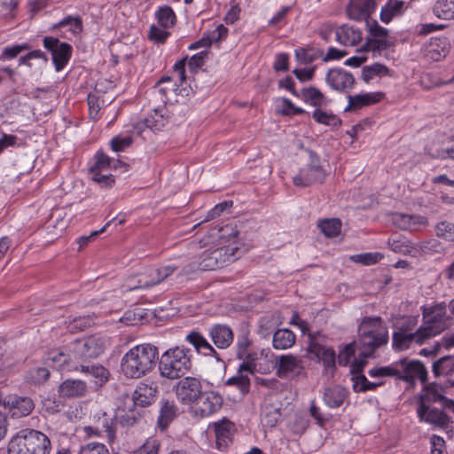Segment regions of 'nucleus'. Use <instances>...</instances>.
I'll list each match as a JSON object with an SVG mask.
<instances>
[{
    "mask_svg": "<svg viewBox=\"0 0 454 454\" xmlns=\"http://www.w3.org/2000/svg\"><path fill=\"white\" fill-rule=\"evenodd\" d=\"M238 250V246H223L205 250L199 256L205 270H215L234 262Z\"/></svg>",
    "mask_w": 454,
    "mask_h": 454,
    "instance_id": "obj_6",
    "label": "nucleus"
},
{
    "mask_svg": "<svg viewBox=\"0 0 454 454\" xmlns=\"http://www.w3.org/2000/svg\"><path fill=\"white\" fill-rule=\"evenodd\" d=\"M87 384L82 380H66L59 387V394L66 398L84 396L87 393Z\"/></svg>",
    "mask_w": 454,
    "mask_h": 454,
    "instance_id": "obj_23",
    "label": "nucleus"
},
{
    "mask_svg": "<svg viewBox=\"0 0 454 454\" xmlns=\"http://www.w3.org/2000/svg\"><path fill=\"white\" fill-rule=\"evenodd\" d=\"M218 231L220 233V239H226L228 242H231L229 246H237V239L239 232L234 226L228 224L219 229Z\"/></svg>",
    "mask_w": 454,
    "mask_h": 454,
    "instance_id": "obj_56",
    "label": "nucleus"
},
{
    "mask_svg": "<svg viewBox=\"0 0 454 454\" xmlns=\"http://www.w3.org/2000/svg\"><path fill=\"white\" fill-rule=\"evenodd\" d=\"M178 268L179 267L177 265L174 264H168L160 266L159 268H154L155 273L158 278L157 280L160 281V283L163 282L165 279H167L168 277L174 274V272L176 271Z\"/></svg>",
    "mask_w": 454,
    "mask_h": 454,
    "instance_id": "obj_63",
    "label": "nucleus"
},
{
    "mask_svg": "<svg viewBox=\"0 0 454 454\" xmlns=\"http://www.w3.org/2000/svg\"><path fill=\"white\" fill-rule=\"evenodd\" d=\"M335 36L337 42L345 46L356 45L362 40L360 29L347 24L336 28Z\"/></svg>",
    "mask_w": 454,
    "mask_h": 454,
    "instance_id": "obj_28",
    "label": "nucleus"
},
{
    "mask_svg": "<svg viewBox=\"0 0 454 454\" xmlns=\"http://www.w3.org/2000/svg\"><path fill=\"white\" fill-rule=\"evenodd\" d=\"M435 232L438 238L447 241H454V223L442 221L436 224Z\"/></svg>",
    "mask_w": 454,
    "mask_h": 454,
    "instance_id": "obj_48",
    "label": "nucleus"
},
{
    "mask_svg": "<svg viewBox=\"0 0 454 454\" xmlns=\"http://www.w3.org/2000/svg\"><path fill=\"white\" fill-rule=\"evenodd\" d=\"M200 270H205L202 267V262L199 256L196 260L186 263L178 273V277L191 278Z\"/></svg>",
    "mask_w": 454,
    "mask_h": 454,
    "instance_id": "obj_54",
    "label": "nucleus"
},
{
    "mask_svg": "<svg viewBox=\"0 0 454 454\" xmlns=\"http://www.w3.org/2000/svg\"><path fill=\"white\" fill-rule=\"evenodd\" d=\"M276 373L281 379L293 380L304 372V362L301 357L287 354L276 359Z\"/></svg>",
    "mask_w": 454,
    "mask_h": 454,
    "instance_id": "obj_9",
    "label": "nucleus"
},
{
    "mask_svg": "<svg viewBox=\"0 0 454 454\" xmlns=\"http://www.w3.org/2000/svg\"><path fill=\"white\" fill-rule=\"evenodd\" d=\"M174 390L180 403L190 405L194 403L201 395L202 385L195 377H184L177 382Z\"/></svg>",
    "mask_w": 454,
    "mask_h": 454,
    "instance_id": "obj_10",
    "label": "nucleus"
},
{
    "mask_svg": "<svg viewBox=\"0 0 454 454\" xmlns=\"http://www.w3.org/2000/svg\"><path fill=\"white\" fill-rule=\"evenodd\" d=\"M295 56L301 64H309L323 56V51L300 48L295 51Z\"/></svg>",
    "mask_w": 454,
    "mask_h": 454,
    "instance_id": "obj_47",
    "label": "nucleus"
},
{
    "mask_svg": "<svg viewBox=\"0 0 454 454\" xmlns=\"http://www.w3.org/2000/svg\"><path fill=\"white\" fill-rule=\"evenodd\" d=\"M158 359V349L151 344L137 345L130 348L121 358L122 373L130 379H139L149 373Z\"/></svg>",
    "mask_w": 454,
    "mask_h": 454,
    "instance_id": "obj_1",
    "label": "nucleus"
},
{
    "mask_svg": "<svg viewBox=\"0 0 454 454\" xmlns=\"http://www.w3.org/2000/svg\"><path fill=\"white\" fill-rule=\"evenodd\" d=\"M223 402L222 395L216 392H201L200 397L193 403L194 413L200 418L208 417L221 409Z\"/></svg>",
    "mask_w": 454,
    "mask_h": 454,
    "instance_id": "obj_12",
    "label": "nucleus"
},
{
    "mask_svg": "<svg viewBox=\"0 0 454 454\" xmlns=\"http://www.w3.org/2000/svg\"><path fill=\"white\" fill-rule=\"evenodd\" d=\"M404 4L401 0H388L380 10L381 21L388 23L395 16L402 14Z\"/></svg>",
    "mask_w": 454,
    "mask_h": 454,
    "instance_id": "obj_35",
    "label": "nucleus"
},
{
    "mask_svg": "<svg viewBox=\"0 0 454 454\" xmlns=\"http://www.w3.org/2000/svg\"><path fill=\"white\" fill-rule=\"evenodd\" d=\"M426 340H427V333H424L420 327L411 333L401 327L399 331L393 333L392 346L395 350L401 351L409 348L411 343L422 344Z\"/></svg>",
    "mask_w": 454,
    "mask_h": 454,
    "instance_id": "obj_17",
    "label": "nucleus"
},
{
    "mask_svg": "<svg viewBox=\"0 0 454 454\" xmlns=\"http://www.w3.org/2000/svg\"><path fill=\"white\" fill-rule=\"evenodd\" d=\"M207 52L206 51H202L200 53L193 55L188 61V67L191 72H196L200 67H201L207 58Z\"/></svg>",
    "mask_w": 454,
    "mask_h": 454,
    "instance_id": "obj_64",
    "label": "nucleus"
},
{
    "mask_svg": "<svg viewBox=\"0 0 454 454\" xmlns=\"http://www.w3.org/2000/svg\"><path fill=\"white\" fill-rule=\"evenodd\" d=\"M157 275L155 273V269H149L146 272L140 274L137 279V284L135 286H129V290H136L141 288H149L154 286L156 285L160 284V281L157 280Z\"/></svg>",
    "mask_w": 454,
    "mask_h": 454,
    "instance_id": "obj_39",
    "label": "nucleus"
},
{
    "mask_svg": "<svg viewBox=\"0 0 454 454\" xmlns=\"http://www.w3.org/2000/svg\"><path fill=\"white\" fill-rule=\"evenodd\" d=\"M96 157L97 160L95 164L92 167H90V172H107V170L111 168V164H113V168H116L117 166L119 165H122V163L120 160H111V159L103 153H97Z\"/></svg>",
    "mask_w": 454,
    "mask_h": 454,
    "instance_id": "obj_46",
    "label": "nucleus"
},
{
    "mask_svg": "<svg viewBox=\"0 0 454 454\" xmlns=\"http://www.w3.org/2000/svg\"><path fill=\"white\" fill-rule=\"evenodd\" d=\"M140 417L141 413L139 411L130 409L120 416V423L124 427H131L137 422Z\"/></svg>",
    "mask_w": 454,
    "mask_h": 454,
    "instance_id": "obj_61",
    "label": "nucleus"
},
{
    "mask_svg": "<svg viewBox=\"0 0 454 454\" xmlns=\"http://www.w3.org/2000/svg\"><path fill=\"white\" fill-rule=\"evenodd\" d=\"M450 48L446 38H432L425 47V56L433 61H440L448 55Z\"/></svg>",
    "mask_w": 454,
    "mask_h": 454,
    "instance_id": "obj_22",
    "label": "nucleus"
},
{
    "mask_svg": "<svg viewBox=\"0 0 454 454\" xmlns=\"http://www.w3.org/2000/svg\"><path fill=\"white\" fill-rule=\"evenodd\" d=\"M308 352L320 360L325 369L330 370L332 372H333L335 369V352L333 349L325 348L318 343L311 341L309 345Z\"/></svg>",
    "mask_w": 454,
    "mask_h": 454,
    "instance_id": "obj_25",
    "label": "nucleus"
},
{
    "mask_svg": "<svg viewBox=\"0 0 454 454\" xmlns=\"http://www.w3.org/2000/svg\"><path fill=\"white\" fill-rule=\"evenodd\" d=\"M394 223L400 229L408 230L419 224H425L427 223V219L421 215L396 214L394 216Z\"/></svg>",
    "mask_w": 454,
    "mask_h": 454,
    "instance_id": "obj_37",
    "label": "nucleus"
},
{
    "mask_svg": "<svg viewBox=\"0 0 454 454\" xmlns=\"http://www.w3.org/2000/svg\"><path fill=\"white\" fill-rule=\"evenodd\" d=\"M232 424L229 420H222L215 424V434L218 449L227 446L231 438Z\"/></svg>",
    "mask_w": 454,
    "mask_h": 454,
    "instance_id": "obj_36",
    "label": "nucleus"
},
{
    "mask_svg": "<svg viewBox=\"0 0 454 454\" xmlns=\"http://www.w3.org/2000/svg\"><path fill=\"white\" fill-rule=\"evenodd\" d=\"M389 73V69L379 63H375L372 66H365L362 69V79L369 83L374 76H385Z\"/></svg>",
    "mask_w": 454,
    "mask_h": 454,
    "instance_id": "obj_43",
    "label": "nucleus"
},
{
    "mask_svg": "<svg viewBox=\"0 0 454 454\" xmlns=\"http://www.w3.org/2000/svg\"><path fill=\"white\" fill-rule=\"evenodd\" d=\"M78 371L93 377L97 387H102L109 379L108 370L100 364H85L84 363H79Z\"/></svg>",
    "mask_w": 454,
    "mask_h": 454,
    "instance_id": "obj_32",
    "label": "nucleus"
},
{
    "mask_svg": "<svg viewBox=\"0 0 454 454\" xmlns=\"http://www.w3.org/2000/svg\"><path fill=\"white\" fill-rule=\"evenodd\" d=\"M295 340V334L291 330L278 329L273 334L272 346L275 349H287L294 346Z\"/></svg>",
    "mask_w": 454,
    "mask_h": 454,
    "instance_id": "obj_34",
    "label": "nucleus"
},
{
    "mask_svg": "<svg viewBox=\"0 0 454 454\" xmlns=\"http://www.w3.org/2000/svg\"><path fill=\"white\" fill-rule=\"evenodd\" d=\"M46 363L59 371L73 372L79 370V361H76L74 358L73 348L70 352H66L62 349L49 352Z\"/></svg>",
    "mask_w": 454,
    "mask_h": 454,
    "instance_id": "obj_16",
    "label": "nucleus"
},
{
    "mask_svg": "<svg viewBox=\"0 0 454 454\" xmlns=\"http://www.w3.org/2000/svg\"><path fill=\"white\" fill-rule=\"evenodd\" d=\"M115 419H116L115 414L107 413L106 411H98L94 416V421L96 423V427H98L99 429L102 428L105 430L109 442H114V440L115 438V429H114Z\"/></svg>",
    "mask_w": 454,
    "mask_h": 454,
    "instance_id": "obj_31",
    "label": "nucleus"
},
{
    "mask_svg": "<svg viewBox=\"0 0 454 454\" xmlns=\"http://www.w3.org/2000/svg\"><path fill=\"white\" fill-rule=\"evenodd\" d=\"M325 172L320 166L318 157L309 151V163L301 168L297 175L293 177L295 186L306 187L316 183H323Z\"/></svg>",
    "mask_w": 454,
    "mask_h": 454,
    "instance_id": "obj_7",
    "label": "nucleus"
},
{
    "mask_svg": "<svg viewBox=\"0 0 454 454\" xmlns=\"http://www.w3.org/2000/svg\"><path fill=\"white\" fill-rule=\"evenodd\" d=\"M2 404L13 419L27 417L35 409V401L27 395H9L3 399Z\"/></svg>",
    "mask_w": 454,
    "mask_h": 454,
    "instance_id": "obj_11",
    "label": "nucleus"
},
{
    "mask_svg": "<svg viewBox=\"0 0 454 454\" xmlns=\"http://www.w3.org/2000/svg\"><path fill=\"white\" fill-rule=\"evenodd\" d=\"M325 82L333 90L340 93H348L355 86V77L348 71L341 68H331L325 75Z\"/></svg>",
    "mask_w": 454,
    "mask_h": 454,
    "instance_id": "obj_15",
    "label": "nucleus"
},
{
    "mask_svg": "<svg viewBox=\"0 0 454 454\" xmlns=\"http://www.w3.org/2000/svg\"><path fill=\"white\" fill-rule=\"evenodd\" d=\"M178 408L174 401L162 400L160 402L158 426L163 431L177 417Z\"/></svg>",
    "mask_w": 454,
    "mask_h": 454,
    "instance_id": "obj_29",
    "label": "nucleus"
},
{
    "mask_svg": "<svg viewBox=\"0 0 454 454\" xmlns=\"http://www.w3.org/2000/svg\"><path fill=\"white\" fill-rule=\"evenodd\" d=\"M132 144V138L129 136L123 137H115L111 140V147L113 151L118 153L122 152Z\"/></svg>",
    "mask_w": 454,
    "mask_h": 454,
    "instance_id": "obj_62",
    "label": "nucleus"
},
{
    "mask_svg": "<svg viewBox=\"0 0 454 454\" xmlns=\"http://www.w3.org/2000/svg\"><path fill=\"white\" fill-rule=\"evenodd\" d=\"M160 442L156 439H148L139 449L132 454H158Z\"/></svg>",
    "mask_w": 454,
    "mask_h": 454,
    "instance_id": "obj_59",
    "label": "nucleus"
},
{
    "mask_svg": "<svg viewBox=\"0 0 454 454\" xmlns=\"http://www.w3.org/2000/svg\"><path fill=\"white\" fill-rule=\"evenodd\" d=\"M185 340L189 341L198 352H203L205 356H214L217 361H222L215 349L199 333L192 332L186 335Z\"/></svg>",
    "mask_w": 454,
    "mask_h": 454,
    "instance_id": "obj_30",
    "label": "nucleus"
},
{
    "mask_svg": "<svg viewBox=\"0 0 454 454\" xmlns=\"http://www.w3.org/2000/svg\"><path fill=\"white\" fill-rule=\"evenodd\" d=\"M347 395V390L340 386L330 387L324 392V401L328 407L338 408L343 403Z\"/></svg>",
    "mask_w": 454,
    "mask_h": 454,
    "instance_id": "obj_33",
    "label": "nucleus"
},
{
    "mask_svg": "<svg viewBox=\"0 0 454 454\" xmlns=\"http://www.w3.org/2000/svg\"><path fill=\"white\" fill-rule=\"evenodd\" d=\"M432 371L434 377L445 379L447 387H454V356H444L434 361Z\"/></svg>",
    "mask_w": 454,
    "mask_h": 454,
    "instance_id": "obj_21",
    "label": "nucleus"
},
{
    "mask_svg": "<svg viewBox=\"0 0 454 454\" xmlns=\"http://www.w3.org/2000/svg\"><path fill=\"white\" fill-rule=\"evenodd\" d=\"M381 258L379 253H366L359 254L351 256L353 262L361 263L364 265H371L377 262Z\"/></svg>",
    "mask_w": 454,
    "mask_h": 454,
    "instance_id": "obj_58",
    "label": "nucleus"
},
{
    "mask_svg": "<svg viewBox=\"0 0 454 454\" xmlns=\"http://www.w3.org/2000/svg\"><path fill=\"white\" fill-rule=\"evenodd\" d=\"M254 364L243 362L239 366V375L233 376L225 381L226 386H236L241 395H246L250 389V380L247 375H243L244 372L254 373Z\"/></svg>",
    "mask_w": 454,
    "mask_h": 454,
    "instance_id": "obj_24",
    "label": "nucleus"
},
{
    "mask_svg": "<svg viewBox=\"0 0 454 454\" xmlns=\"http://www.w3.org/2000/svg\"><path fill=\"white\" fill-rule=\"evenodd\" d=\"M390 46L386 37L368 38L366 43L363 46L364 51H380Z\"/></svg>",
    "mask_w": 454,
    "mask_h": 454,
    "instance_id": "obj_52",
    "label": "nucleus"
},
{
    "mask_svg": "<svg viewBox=\"0 0 454 454\" xmlns=\"http://www.w3.org/2000/svg\"><path fill=\"white\" fill-rule=\"evenodd\" d=\"M43 46L51 53L56 70H62L70 59L71 45L67 43H60L58 38L47 36L43 39Z\"/></svg>",
    "mask_w": 454,
    "mask_h": 454,
    "instance_id": "obj_13",
    "label": "nucleus"
},
{
    "mask_svg": "<svg viewBox=\"0 0 454 454\" xmlns=\"http://www.w3.org/2000/svg\"><path fill=\"white\" fill-rule=\"evenodd\" d=\"M301 96L304 101L309 102L314 106H320L325 103L324 94L315 87L302 89Z\"/></svg>",
    "mask_w": 454,
    "mask_h": 454,
    "instance_id": "obj_45",
    "label": "nucleus"
},
{
    "mask_svg": "<svg viewBox=\"0 0 454 454\" xmlns=\"http://www.w3.org/2000/svg\"><path fill=\"white\" fill-rule=\"evenodd\" d=\"M313 118L316 121L329 126L336 127L340 124V120L337 116L318 109L313 113Z\"/></svg>",
    "mask_w": 454,
    "mask_h": 454,
    "instance_id": "obj_51",
    "label": "nucleus"
},
{
    "mask_svg": "<svg viewBox=\"0 0 454 454\" xmlns=\"http://www.w3.org/2000/svg\"><path fill=\"white\" fill-rule=\"evenodd\" d=\"M158 386L154 382H140L132 395L135 406L147 407L155 402Z\"/></svg>",
    "mask_w": 454,
    "mask_h": 454,
    "instance_id": "obj_20",
    "label": "nucleus"
},
{
    "mask_svg": "<svg viewBox=\"0 0 454 454\" xmlns=\"http://www.w3.org/2000/svg\"><path fill=\"white\" fill-rule=\"evenodd\" d=\"M51 450L49 437L35 429L20 430L8 444V454H50Z\"/></svg>",
    "mask_w": 454,
    "mask_h": 454,
    "instance_id": "obj_4",
    "label": "nucleus"
},
{
    "mask_svg": "<svg viewBox=\"0 0 454 454\" xmlns=\"http://www.w3.org/2000/svg\"><path fill=\"white\" fill-rule=\"evenodd\" d=\"M375 9V0H349L346 11L350 20L366 22Z\"/></svg>",
    "mask_w": 454,
    "mask_h": 454,
    "instance_id": "obj_18",
    "label": "nucleus"
},
{
    "mask_svg": "<svg viewBox=\"0 0 454 454\" xmlns=\"http://www.w3.org/2000/svg\"><path fill=\"white\" fill-rule=\"evenodd\" d=\"M434 14L442 20L454 19V0H437L433 7Z\"/></svg>",
    "mask_w": 454,
    "mask_h": 454,
    "instance_id": "obj_38",
    "label": "nucleus"
},
{
    "mask_svg": "<svg viewBox=\"0 0 454 454\" xmlns=\"http://www.w3.org/2000/svg\"><path fill=\"white\" fill-rule=\"evenodd\" d=\"M159 359L160 375L168 380H177L192 369V350L184 346L167 349Z\"/></svg>",
    "mask_w": 454,
    "mask_h": 454,
    "instance_id": "obj_3",
    "label": "nucleus"
},
{
    "mask_svg": "<svg viewBox=\"0 0 454 454\" xmlns=\"http://www.w3.org/2000/svg\"><path fill=\"white\" fill-rule=\"evenodd\" d=\"M317 227L327 238H333L340 233L341 223L336 218L323 219L318 221Z\"/></svg>",
    "mask_w": 454,
    "mask_h": 454,
    "instance_id": "obj_41",
    "label": "nucleus"
},
{
    "mask_svg": "<svg viewBox=\"0 0 454 454\" xmlns=\"http://www.w3.org/2000/svg\"><path fill=\"white\" fill-rule=\"evenodd\" d=\"M446 388V385L442 386L436 382L426 384L424 387V390L426 391V394L430 401L442 402V404L445 403V400L448 399L446 396L443 395V393H445Z\"/></svg>",
    "mask_w": 454,
    "mask_h": 454,
    "instance_id": "obj_44",
    "label": "nucleus"
},
{
    "mask_svg": "<svg viewBox=\"0 0 454 454\" xmlns=\"http://www.w3.org/2000/svg\"><path fill=\"white\" fill-rule=\"evenodd\" d=\"M388 341V331L380 317H365L359 326L358 348L360 356L366 358Z\"/></svg>",
    "mask_w": 454,
    "mask_h": 454,
    "instance_id": "obj_2",
    "label": "nucleus"
},
{
    "mask_svg": "<svg viewBox=\"0 0 454 454\" xmlns=\"http://www.w3.org/2000/svg\"><path fill=\"white\" fill-rule=\"evenodd\" d=\"M91 179L98 183L101 187L108 188L112 187L115 180L112 174L107 172L95 171L90 172Z\"/></svg>",
    "mask_w": 454,
    "mask_h": 454,
    "instance_id": "obj_55",
    "label": "nucleus"
},
{
    "mask_svg": "<svg viewBox=\"0 0 454 454\" xmlns=\"http://www.w3.org/2000/svg\"><path fill=\"white\" fill-rule=\"evenodd\" d=\"M423 318L426 325L420 328L427 333V339L442 333L452 324L451 318L447 315L444 302L424 309Z\"/></svg>",
    "mask_w": 454,
    "mask_h": 454,
    "instance_id": "obj_5",
    "label": "nucleus"
},
{
    "mask_svg": "<svg viewBox=\"0 0 454 454\" xmlns=\"http://www.w3.org/2000/svg\"><path fill=\"white\" fill-rule=\"evenodd\" d=\"M383 96L384 95L381 92H368L354 96L348 95V105L346 106L345 111H353L366 106L373 105L380 102Z\"/></svg>",
    "mask_w": 454,
    "mask_h": 454,
    "instance_id": "obj_26",
    "label": "nucleus"
},
{
    "mask_svg": "<svg viewBox=\"0 0 454 454\" xmlns=\"http://www.w3.org/2000/svg\"><path fill=\"white\" fill-rule=\"evenodd\" d=\"M352 387L355 392H365L368 390H374L382 382H371L363 373L352 374Z\"/></svg>",
    "mask_w": 454,
    "mask_h": 454,
    "instance_id": "obj_40",
    "label": "nucleus"
},
{
    "mask_svg": "<svg viewBox=\"0 0 454 454\" xmlns=\"http://www.w3.org/2000/svg\"><path fill=\"white\" fill-rule=\"evenodd\" d=\"M105 340L96 335L76 340L73 344V353L76 361L84 363L86 359L96 358L104 352Z\"/></svg>",
    "mask_w": 454,
    "mask_h": 454,
    "instance_id": "obj_8",
    "label": "nucleus"
},
{
    "mask_svg": "<svg viewBox=\"0 0 454 454\" xmlns=\"http://www.w3.org/2000/svg\"><path fill=\"white\" fill-rule=\"evenodd\" d=\"M417 413L420 421L428 423L434 427L445 428L450 422V418L444 411L432 408L424 403H420Z\"/></svg>",
    "mask_w": 454,
    "mask_h": 454,
    "instance_id": "obj_19",
    "label": "nucleus"
},
{
    "mask_svg": "<svg viewBox=\"0 0 454 454\" xmlns=\"http://www.w3.org/2000/svg\"><path fill=\"white\" fill-rule=\"evenodd\" d=\"M169 33L165 29L152 25L149 31V39L157 43H163L168 37Z\"/></svg>",
    "mask_w": 454,
    "mask_h": 454,
    "instance_id": "obj_60",
    "label": "nucleus"
},
{
    "mask_svg": "<svg viewBox=\"0 0 454 454\" xmlns=\"http://www.w3.org/2000/svg\"><path fill=\"white\" fill-rule=\"evenodd\" d=\"M50 377V371L44 367L33 368L28 372V380L35 385L46 382Z\"/></svg>",
    "mask_w": 454,
    "mask_h": 454,
    "instance_id": "obj_50",
    "label": "nucleus"
},
{
    "mask_svg": "<svg viewBox=\"0 0 454 454\" xmlns=\"http://www.w3.org/2000/svg\"><path fill=\"white\" fill-rule=\"evenodd\" d=\"M69 27L70 31L74 35H77L82 30V21L79 16L72 17L67 16L61 20L58 24L55 25V27Z\"/></svg>",
    "mask_w": 454,
    "mask_h": 454,
    "instance_id": "obj_49",
    "label": "nucleus"
},
{
    "mask_svg": "<svg viewBox=\"0 0 454 454\" xmlns=\"http://www.w3.org/2000/svg\"><path fill=\"white\" fill-rule=\"evenodd\" d=\"M159 24L163 28H168L174 26L176 22V14L171 7L168 5L161 6L155 13Z\"/></svg>",
    "mask_w": 454,
    "mask_h": 454,
    "instance_id": "obj_42",
    "label": "nucleus"
},
{
    "mask_svg": "<svg viewBox=\"0 0 454 454\" xmlns=\"http://www.w3.org/2000/svg\"><path fill=\"white\" fill-rule=\"evenodd\" d=\"M209 335L214 344L218 348H226L233 341V333L231 329L225 325H215L210 331Z\"/></svg>",
    "mask_w": 454,
    "mask_h": 454,
    "instance_id": "obj_27",
    "label": "nucleus"
},
{
    "mask_svg": "<svg viewBox=\"0 0 454 454\" xmlns=\"http://www.w3.org/2000/svg\"><path fill=\"white\" fill-rule=\"evenodd\" d=\"M427 370L425 365L418 360H399V379L413 384L415 379H419L422 384L427 381Z\"/></svg>",
    "mask_w": 454,
    "mask_h": 454,
    "instance_id": "obj_14",
    "label": "nucleus"
},
{
    "mask_svg": "<svg viewBox=\"0 0 454 454\" xmlns=\"http://www.w3.org/2000/svg\"><path fill=\"white\" fill-rule=\"evenodd\" d=\"M78 454H110L106 446L100 442H91L81 447Z\"/></svg>",
    "mask_w": 454,
    "mask_h": 454,
    "instance_id": "obj_53",
    "label": "nucleus"
},
{
    "mask_svg": "<svg viewBox=\"0 0 454 454\" xmlns=\"http://www.w3.org/2000/svg\"><path fill=\"white\" fill-rule=\"evenodd\" d=\"M29 47L27 43L15 44L12 46L4 47L0 56L1 60L12 59L16 58L21 51L27 50Z\"/></svg>",
    "mask_w": 454,
    "mask_h": 454,
    "instance_id": "obj_57",
    "label": "nucleus"
}]
</instances>
